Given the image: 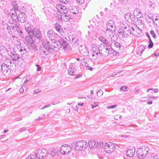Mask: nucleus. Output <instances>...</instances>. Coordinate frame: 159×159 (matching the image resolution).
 I'll return each instance as SVG.
<instances>
[{"label":"nucleus","instance_id":"obj_32","mask_svg":"<svg viewBox=\"0 0 159 159\" xmlns=\"http://www.w3.org/2000/svg\"><path fill=\"white\" fill-rule=\"evenodd\" d=\"M72 39L71 41L73 45L75 46L77 44V42L78 41V37L76 36H74V37L71 38L70 40Z\"/></svg>","mask_w":159,"mask_h":159},{"label":"nucleus","instance_id":"obj_37","mask_svg":"<svg viewBox=\"0 0 159 159\" xmlns=\"http://www.w3.org/2000/svg\"><path fill=\"white\" fill-rule=\"evenodd\" d=\"M122 27L124 29V31H125V33L126 35L127 32H128V29L129 28L130 26H129L127 25H125V24H122Z\"/></svg>","mask_w":159,"mask_h":159},{"label":"nucleus","instance_id":"obj_6","mask_svg":"<svg viewBox=\"0 0 159 159\" xmlns=\"http://www.w3.org/2000/svg\"><path fill=\"white\" fill-rule=\"evenodd\" d=\"M58 43L59 45H61V48H62L65 51H69L71 48L69 45V44L64 39L61 38L58 41Z\"/></svg>","mask_w":159,"mask_h":159},{"label":"nucleus","instance_id":"obj_57","mask_svg":"<svg viewBox=\"0 0 159 159\" xmlns=\"http://www.w3.org/2000/svg\"><path fill=\"white\" fill-rule=\"evenodd\" d=\"M26 128L25 127H22L20 129L19 131L20 132H22L25 130Z\"/></svg>","mask_w":159,"mask_h":159},{"label":"nucleus","instance_id":"obj_18","mask_svg":"<svg viewBox=\"0 0 159 159\" xmlns=\"http://www.w3.org/2000/svg\"><path fill=\"white\" fill-rule=\"evenodd\" d=\"M99 39L103 44H104L106 46H107L108 48L111 47V44L109 41L106 39L103 36H100L99 37Z\"/></svg>","mask_w":159,"mask_h":159},{"label":"nucleus","instance_id":"obj_45","mask_svg":"<svg viewBox=\"0 0 159 159\" xmlns=\"http://www.w3.org/2000/svg\"><path fill=\"white\" fill-rule=\"evenodd\" d=\"M150 34L154 38H156L157 34L156 32H155L153 30H151L150 31Z\"/></svg>","mask_w":159,"mask_h":159},{"label":"nucleus","instance_id":"obj_12","mask_svg":"<svg viewBox=\"0 0 159 159\" xmlns=\"http://www.w3.org/2000/svg\"><path fill=\"white\" fill-rule=\"evenodd\" d=\"M79 50L80 53L84 56H88L89 52L88 51L87 48L86 46L84 45H81L79 48Z\"/></svg>","mask_w":159,"mask_h":159},{"label":"nucleus","instance_id":"obj_28","mask_svg":"<svg viewBox=\"0 0 159 159\" xmlns=\"http://www.w3.org/2000/svg\"><path fill=\"white\" fill-rule=\"evenodd\" d=\"M118 32L119 33V35L121 37H127V35H125V31H124V29H123V28L122 27L120 28L118 30Z\"/></svg>","mask_w":159,"mask_h":159},{"label":"nucleus","instance_id":"obj_7","mask_svg":"<svg viewBox=\"0 0 159 159\" xmlns=\"http://www.w3.org/2000/svg\"><path fill=\"white\" fill-rule=\"evenodd\" d=\"M107 29L106 30V33H108L110 31L114 32L116 30V26L112 20H110L108 21L107 23Z\"/></svg>","mask_w":159,"mask_h":159},{"label":"nucleus","instance_id":"obj_40","mask_svg":"<svg viewBox=\"0 0 159 159\" xmlns=\"http://www.w3.org/2000/svg\"><path fill=\"white\" fill-rule=\"evenodd\" d=\"M63 14V12H61L57 11V12L55 14V16L58 19L60 20L61 19H62Z\"/></svg>","mask_w":159,"mask_h":159},{"label":"nucleus","instance_id":"obj_3","mask_svg":"<svg viewBox=\"0 0 159 159\" xmlns=\"http://www.w3.org/2000/svg\"><path fill=\"white\" fill-rule=\"evenodd\" d=\"M71 146H74L76 150L82 151L86 148L88 144L85 141L81 140L73 143Z\"/></svg>","mask_w":159,"mask_h":159},{"label":"nucleus","instance_id":"obj_54","mask_svg":"<svg viewBox=\"0 0 159 159\" xmlns=\"http://www.w3.org/2000/svg\"><path fill=\"white\" fill-rule=\"evenodd\" d=\"M98 95H99V96H101L103 94V91L101 90H100L97 93Z\"/></svg>","mask_w":159,"mask_h":159},{"label":"nucleus","instance_id":"obj_35","mask_svg":"<svg viewBox=\"0 0 159 159\" xmlns=\"http://www.w3.org/2000/svg\"><path fill=\"white\" fill-rule=\"evenodd\" d=\"M29 45L30 46V48H31L32 49L34 50V51H37L38 50L37 47L33 42L30 43Z\"/></svg>","mask_w":159,"mask_h":159},{"label":"nucleus","instance_id":"obj_48","mask_svg":"<svg viewBox=\"0 0 159 159\" xmlns=\"http://www.w3.org/2000/svg\"><path fill=\"white\" fill-rule=\"evenodd\" d=\"M148 42L149 44L148 45V48H152L153 46V43L151 39H150L149 40Z\"/></svg>","mask_w":159,"mask_h":159},{"label":"nucleus","instance_id":"obj_14","mask_svg":"<svg viewBox=\"0 0 159 159\" xmlns=\"http://www.w3.org/2000/svg\"><path fill=\"white\" fill-rule=\"evenodd\" d=\"M47 36L51 40V41H55L56 37V34L53 30L52 29L49 30L47 32Z\"/></svg>","mask_w":159,"mask_h":159},{"label":"nucleus","instance_id":"obj_26","mask_svg":"<svg viewBox=\"0 0 159 159\" xmlns=\"http://www.w3.org/2000/svg\"><path fill=\"white\" fill-rule=\"evenodd\" d=\"M34 37L31 34H28V35L26 36L25 38V41L28 43V45H29L30 43L33 42V38Z\"/></svg>","mask_w":159,"mask_h":159},{"label":"nucleus","instance_id":"obj_63","mask_svg":"<svg viewBox=\"0 0 159 159\" xmlns=\"http://www.w3.org/2000/svg\"><path fill=\"white\" fill-rule=\"evenodd\" d=\"M151 159H158V156L157 155L153 156L152 155Z\"/></svg>","mask_w":159,"mask_h":159},{"label":"nucleus","instance_id":"obj_25","mask_svg":"<svg viewBox=\"0 0 159 159\" xmlns=\"http://www.w3.org/2000/svg\"><path fill=\"white\" fill-rule=\"evenodd\" d=\"M145 49V47L144 45H141L138 47L136 53L138 55L141 56Z\"/></svg>","mask_w":159,"mask_h":159},{"label":"nucleus","instance_id":"obj_42","mask_svg":"<svg viewBox=\"0 0 159 159\" xmlns=\"http://www.w3.org/2000/svg\"><path fill=\"white\" fill-rule=\"evenodd\" d=\"M106 46H104L103 44H101L98 47V53H99Z\"/></svg>","mask_w":159,"mask_h":159},{"label":"nucleus","instance_id":"obj_52","mask_svg":"<svg viewBox=\"0 0 159 159\" xmlns=\"http://www.w3.org/2000/svg\"><path fill=\"white\" fill-rule=\"evenodd\" d=\"M121 44L117 42H114L115 46L116 48L117 49L121 46Z\"/></svg>","mask_w":159,"mask_h":159},{"label":"nucleus","instance_id":"obj_50","mask_svg":"<svg viewBox=\"0 0 159 159\" xmlns=\"http://www.w3.org/2000/svg\"><path fill=\"white\" fill-rule=\"evenodd\" d=\"M98 105V102H94L92 103V107L93 109L95 108L96 107H97Z\"/></svg>","mask_w":159,"mask_h":159},{"label":"nucleus","instance_id":"obj_8","mask_svg":"<svg viewBox=\"0 0 159 159\" xmlns=\"http://www.w3.org/2000/svg\"><path fill=\"white\" fill-rule=\"evenodd\" d=\"M71 150V147L69 145L65 144L61 146L60 151L62 154H66L69 153Z\"/></svg>","mask_w":159,"mask_h":159},{"label":"nucleus","instance_id":"obj_1","mask_svg":"<svg viewBox=\"0 0 159 159\" xmlns=\"http://www.w3.org/2000/svg\"><path fill=\"white\" fill-rule=\"evenodd\" d=\"M20 40L18 42L17 47V52L21 55L25 54V53L28 52L30 51V48L29 45L24 42L20 43Z\"/></svg>","mask_w":159,"mask_h":159},{"label":"nucleus","instance_id":"obj_34","mask_svg":"<svg viewBox=\"0 0 159 159\" xmlns=\"http://www.w3.org/2000/svg\"><path fill=\"white\" fill-rule=\"evenodd\" d=\"M81 63L83 66H85L86 68H87L89 65L85 59H82L81 60Z\"/></svg>","mask_w":159,"mask_h":159},{"label":"nucleus","instance_id":"obj_30","mask_svg":"<svg viewBox=\"0 0 159 159\" xmlns=\"http://www.w3.org/2000/svg\"><path fill=\"white\" fill-rule=\"evenodd\" d=\"M70 9L71 10L72 13L75 14H77L79 12L77 8L74 7H70Z\"/></svg>","mask_w":159,"mask_h":159},{"label":"nucleus","instance_id":"obj_33","mask_svg":"<svg viewBox=\"0 0 159 159\" xmlns=\"http://www.w3.org/2000/svg\"><path fill=\"white\" fill-rule=\"evenodd\" d=\"M134 31V27L132 26H130L128 29V32H127L126 35H129V34H133V33Z\"/></svg>","mask_w":159,"mask_h":159},{"label":"nucleus","instance_id":"obj_47","mask_svg":"<svg viewBox=\"0 0 159 159\" xmlns=\"http://www.w3.org/2000/svg\"><path fill=\"white\" fill-rule=\"evenodd\" d=\"M35 156L33 153L30 155V156L27 157L25 159H36L35 158Z\"/></svg>","mask_w":159,"mask_h":159},{"label":"nucleus","instance_id":"obj_60","mask_svg":"<svg viewBox=\"0 0 159 159\" xmlns=\"http://www.w3.org/2000/svg\"><path fill=\"white\" fill-rule=\"evenodd\" d=\"M15 28H16L15 29L17 30L18 33L20 31H19L21 30L20 27L17 25H16Z\"/></svg>","mask_w":159,"mask_h":159},{"label":"nucleus","instance_id":"obj_20","mask_svg":"<svg viewBox=\"0 0 159 159\" xmlns=\"http://www.w3.org/2000/svg\"><path fill=\"white\" fill-rule=\"evenodd\" d=\"M99 54L98 52H93L92 53H89L88 56L89 57V59L92 61H94L96 60L98 58V55Z\"/></svg>","mask_w":159,"mask_h":159},{"label":"nucleus","instance_id":"obj_11","mask_svg":"<svg viewBox=\"0 0 159 159\" xmlns=\"http://www.w3.org/2000/svg\"><path fill=\"white\" fill-rule=\"evenodd\" d=\"M31 34L33 37H35L38 39H40L42 38L41 33L39 29L34 28L33 29Z\"/></svg>","mask_w":159,"mask_h":159},{"label":"nucleus","instance_id":"obj_53","mask_svg":"<svg viewBox=\"0 0 159 159\" xmlns=\"http://www.w3.org/2000/svg\"><path fill=\"white\" fill-rule=\"evenodd\" d=\"M59 1L62 3L67 4L69 2L70 0H59Z\"/></svg>","mask_w":159,"mask_h":159},{"label":"nucleus","instance_id":"obj_38","mask_svg":"<svg viewBox=\"0 0 159 159\" xmlns=\"http://www.w3.org/2000/svg\"><path fill=\"white\" fill-rule=\"evenodd\" d=\"M50 52H48V50L44 51L43 52H41V55L43 58H46L48 57V55Z\"/></svg>","mask_w":159,"mask_h":159},{"label":"nucleus","instance_id":"obj_10","mask_svg":"<svg viewBox=\"0 0 159 159\" xmlns=\"http://www.w3.org/2000/svg\"><path fill=\"white\" fill-rule=\"evenodd\" d=\"M3 64H5L7 66L10 68L11 70H12L13 71L14 70V67L16 66L15 63L12 61L11 59L6 58L4 61Z\"/></svg>","mask_w":159,"mask_h":159},{"label":"nucleus","instance_id":"obj_29","mask_svg":"<svg viewBox=\"0 0 159 159\" xmlns=\"http://www.w3.org/2000/svg\"><path fill=\"white\" fill-rule=\"evenodd\" d=\"M10 56L11 58L14 61H17L20 58L18 56V55L16 54L11 53L10 54Z\"/></svg>","mask_w":159,"mask_h":159},{"label":"nucleus","instance_id":"obj_23","mask_svg":"<svg viewBox=\"0 0 159 159\" xmlns=\"http://www.w3.org/2000/svg\"><path fill=\"white\" fill-rule=\"evenodd\" d=\"M62 19L65 21H68L70 19L71 16L69 12L64 13L62 15Z\"/></svg>","mask_w":159,"mask_h":159},{"label":"nucleus","instance_id":"obj_17","mask_svg":"<svg viewBox=\"0 0 159 159\" xmlns=\"http://www.w3.org/2000/svg\"><path fill=\"white\" fill-rule=\"evenodd\" d=\"M51 41H49L47 40H45L43 42V48H45V49L48 50V52H50L49 49L51 47Z\"/></svg>","mask_w":159,"mask_h":159},{"label":"nucleus","instance_id":"obj_4","mask_svg":"<svg viewBox=\"0 0 159 159\" xmlns=\"http://www.w3.org/2000/svg\"><path fill=\"white\" fill-rule=\"evenodd\" d=\"M148 150V148H146L145 147L139 148L136 152L138 158L140 159H144L147 154Z\"/></svg>","mask_w":159,"mask_h":159},{"label":"nucleus","instance_id":"obj_51","mask_svg":"<svg viewBox=\"0 0 159 159\" xmlns=\"http://www.w3.org/2000/svg\"><path fill=\"white\" fill-rule=\"evenodd\" d=\"M120 89V90L123 91H127L128 89V88L126 86H123L121 87Z\"/></svg>","mask_w":159,"mask_h":159},{"label":"nucleus","instance_id":"obj_49","mask_svg":"<svg viewBox=\"0 0 159 159\" xmlns=\"http://www.w3.org/2000/svg\"><path fill=\"white\" fill-rule=\"evenodd\" d=\"M16 1H13L12 2L11 4L13 6H14V7L15 9H18V7L16 5Z\"/></svg>","mask_w":159,"mask_h":159},{"label":"nucleus","instance_id":"obj_41","mask_svg":"<svg viewBox=\"0 0 159 159\" xmlns=\"http://www.w3.org/2000/svg\"><path fill=\"white\" fill-rule=\"evenodd\" d=\"M114 52V51L111 47H109L107 48V56H108L109 55L112 54Z\"/></svg>","mask_w":159,"mask_h":159},{"label":"nucleus","instance_id":"obj_31","mask_svg":"<svg viewBox=\"0 0 159 159\" xmlns=\"http://www.w3.org/2000/svg\"><path fill=\"white\" fill-rule=\"evenodd\" d=\"M108 47L106 46L103 49L98 53L100 54L102 56H106L107 53V50Z\"/></svg>","mask_w":159,"mask_h":159},{"label":"nucleus","instance_id":"obj_43","mask_svg":"<svg viewBox=\"0 0 159 159\" xmlns=\"http://www.w3.org/2000/svg\"><path fill=\"white\" fill-rule=\"evenodd\" d=\"M131 15L130 13H127L125 16V18L126 20L129 22L130 21V18L131 16Z\"/></svg>","mask_w":159,"mask_h":159},{"label":"nucleus","instance_id":"obj_2","mask_svg":"<svg viewBox=\"0 0 159 159\" xmlns=\"http://www.w3.org/2000/svg\"><path fill=\"white\" fill-rule=\"evenodd\" d=\"M35 158L37 159L38 158L40 159H44L48 155V152L45 149L43 148L39 149L35 151L33 153Z\"/></svg>","mask_w":159,"mask_h":159},{"label":"nucleus","instance_id":"obj_39","mask_svg":"<svg viewBox=\"0 0 159 159\" xmlns=\"http://www.w3.org/2000/svg\"><path fill=\"white\" fill-rule=\"evenodd\" d=\"M134 14L136 16L137 15L139 16L140 17H141V14L140 13V11L138 9H136L134 11Z\"/></svg>","mask_w":159,"mask_h":159},{"label":"nucleus","instance_id":"obj_9","mask_svg":"<svg viewBox=\"0 0 159 159\" xmlns=\"http://www.w3.org/2000/svg\"><path fill=\"white\" fill-rule=\"evenodd\" d=\"M51 42V47L49 49L50 52H52L53 51L54 52L57 51L60 48H61V46L58 43V41L56 42L55 41H52Z\"/></svg>","mask_w":159,"mask_h":159},{"label":"nucleus","instance_id":"obj_24","mask_svg":"<svg viewBox=\"0 0 159 159\" xmlns=\"http://www.w3.org/2000/svg\"><path fill=\"white\" fill-rule=\"evenodd\" d=\"M58 152L56 149L52 148L51 149L50 155L52 157H54L57 159H60V157L58 155Z\"/></svg>","mask_w":159,"mask_h":159},{"label":"nucleus","instance_id":"obj_15","mask_svg":"<svg viewBox=\"0 0 159 159\" xmlns=\"http://www.w3.org/2000/svg\"><path fill=\"white\" fill-rule=\"evenodd\" d=\"M56 9L58 11L63 12V13L67 12L68 11V9L66 7L61 4H58L56 5Z\"/></svg>","mask_w":159,"mask_h":159},{"label":"nucleus","instance_id":"obj_64","mask_svg":"<svg viewBox=\"0 0 159 159\" xmlns=\"http://www.w3.org/2000/svg\"><path fill=\"white\" fill-rule=\"evenodd\" d=\"M156 33L157 34V35L159 37V28L156 30Z\"/></svg>","mask_w":159,"mask_h":159},{"label":"nucleus","instance_id":"obj_27","mask_svg":"<svg viewBox=\"0 0 159 159\" xmlns=\"http://www.w3.org/2000/svg\"><path fill=\"white\" fill-rule=\"evenodd\" d=\"M25 29L26 31L28 34H31L33 30H32L31 28V25L29 23H28L25 25Z\"/></svg>","mask_w":159,"mask_h":159},{"label":"nucleus","instance_id":"obj_19","mask_svg":"<svg viewBox=\"0 0 159 159\" xmlns=\"http://www.w3.org/2000/svg\"><path fill=\"white\" fill-rule=\"evenodd\" d=\"M26 16L24 13H20L18 15V21L21 23L25 22L26 20Z\"/></svg>","mask_w":159,"mask_h":159},{"label":"nucleus","instance_id":"obj_22","mask_svg":"<svg viewBox=\"0 0 159 159\" xmlns=\"http://www.w3.org/2000/svg\"><path fill=\"white\" fill-rule=\"evenodd\" d=\"M54 27L56 30L61 34L62 35L63 32V29L61 26L59 24L56 23L55 24Z\"/></svg>","mask_w":159,"mask_h":159},{"label":"nucleus","instance_id":"obj_44","mask_svg":"<svg viewBox=\"0 0 159 159\" xmlns=\"http://www.w3.org/2000/svg\"><path fill=\"white\" fill-rule=\"evenodd\" d=\"M124 47L121 45L117 49V51L119 53H122L124 51Z\"/></svg>","mask_w":159,"mask_h":159},{"label":"nucleus","instance_id":"obj_62","mask_svg":"<svg viewBox=\"0 0 159 159\" xmlns=\"http://www.w3.org/2000/svg\"><path fill=\"white\" fill-rule=\"evenodd\" d=\"M30 75H28L26 78V79L25 80V81H26V82H28L30 80Z\"/></svg>","mask_w":159,"mask_h":159},{"label":"nucleus","instance_id":"obj_16","mask_svg":"<svg viewBox=\"0 0 159 159\" xmlns=\"http://www.w3.org/2000/svg\"><path fill=\"white\" fill-rule=\"evenodd\" d=\"M77 67L74 64H71L70 67L68 70V71L69 74L70 75H73Z\"/></svg>","mask_w":159,"mask_h":159},{"label":"nucleus","instance_id":"obj_56","mask_svg":"<svg viewBox=\"0 0 159 159\" xmlns=\"http://www.w3.org/2000/svg\"><path fill=\"white\" fill-rule=\"evenodd\" d=\"M117 106V105H114L111 106H109L107 107V109H112L116 108Z\"/></svg>","mask_w":159,"mask_h":159},{"label":"nucleus","instance_id":"obj_36","mask_svg":"<svg viewBox=\"0 0 159 159\" xmlns=\"http://www.w3.org/2000/svg\"><path fill=\"white\" fill-rule=\"evenodd\" d=\"M92 47L93 52H98V45L96 44H93L92 46Z\"/></svg>","mask_w":159,"mask_h":159},{"label":"nucleus","instance_id":"obj_58","mask_svg":"<svg viewBox=\"0 0 159 159\" xmlns=\"http://www.w3.org/2000/svg\"><path fill=\"white\" fill-rule=\"evenodd\" d=\"M20 31L18 32V34L20 36L21 38H23L24 37V35L23 34V33L21 30L19 31Z\"/></svg>","mask_w":159,"mask_h":159},{"label":"nucleus","instance_id":"obj_5","mask_svg":"<svg viewBox=\"0 0 159 159\" xmlns=\"http://www.w3.org/2000/svg\"><path fill=\"white\" fill-rule=\"evenodd\" d=\"M104 148L106 153H110L114 151L115 147L112 143L108 142L105 143Z\"/></svg>","mask_w":159,"mask_h":159},{"label":"nucleus","instance_id":"obj_59","mask_svg":"<svg viewBox=\"0 0 159 159\" xmlns=\"http://www.w3.org/2000/svg\"><path fill=\"white\" fill-rule=\"evenodd\" d=\"M35 66L37 67V71H40L41 70V67L39 66V65L36 64L35 65Z\"/></svg>","mask_w":159,"mask_h":159},{"label":"nucleus","instance_id":"obj_61","mask_svg":"<svg viewBox=\"0 0 159 159\" xmlns=\"http://www.w3.org/2000/svg\"><path fill=\"white\" fill-rule=\"evenodd\" d=\"M12 17L13 18V19L15 20V21H16L17 20H18V16H16L14 15L12 17Z\"/></svg>","mask_w":159,"mask_h":159},{"label":"nucleus","instance_id":"obj_46","mask_svg":"<svg viewBox=\"0 0 159 159\" xmlns=\"http://www.w3.org/2000/svg\"><path fill=\"white\" fill-rule=\"evenodd\" d=\"M15 26L16 25H11L10 26L9 25V30H8V33H9L11 31H12V30L14 31V29H16V28H15Z\"/></svg>","mask_w":159,"mask_h":159},{"label":"nucleus","instance_id":"obj_55","mask_svg":"<svg viewBox=\"0 0 159 159\" xmlns=\"http://www.w3.org/2000/svg\"><path fill=\"white\" fill-rule=\"evenodd\" d=\"M130 20H131V23H134V22H135L136 19L132 15L130 18Z\"/></svg>","mask_w":159,"mask_h":159},{"label":"nucleus","instance_id":"obj_13","mask_svg":"<svg viewBox=\"0 0 159 159\" xmlns=\"http://www.w3.org/2000/svg\"><path fill=\"white\" fill-rule=\"evenodd\" d=\"M135 150L133 149H128L127 150L126 155L124 156V159H130L132 157L134 154Z\"/></svg>","mask_w":159,"mask_h":159},{"label":"nucleus","instance_id":"obj_21","mask_svg":"<svg viewBox=\"0 0 159 159\" xmlns=\"http://www.w3.org/2000/svg\"><path fill=\"white\" fill-rule=\"evenodd\" d=\"M89 145L90 148H98V142L93 140H91L89 142Z\"/></svg>","mask_w":159,"mask_h":159}]
</instances>
